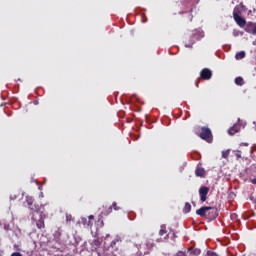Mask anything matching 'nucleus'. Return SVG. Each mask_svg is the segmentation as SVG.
Returning a JSON list of instances; mask_svg holds the SVG:
<instances>
[{
    "mask_svg": "<svg viewBox=\"0 0 256 256\" xmlns=\"http://www.w3.org/2000/svg\"><path fill=\"white\" fill-rule=\"evenodd\" d=\"M195 173H196V176H197V177H203V175H205V169H203V168H197L196 171H195Z\"/></svg>",
    "mask_w": 256,
    "mask_h": 256,
    "instance_id": "obj_13",
    "label": "nucleus"
},
{
    "mask_svg": "<svg viewBox=\"0 0 256 256\" xmlns=\"http://www.w3.org/2000/svg\"><path fill=\"white\" fill-rule=\"evenodd\" d=\"M160 237H163V235H167V226L161 225L159 230Z\"/></svg>",
    "mask_w": 256,
    "mask_h": 256,
    "instance_id": "obj_12",
    "label": "nucleus"
},
{
    "mask_svg": "<svg viewBox=\"0 0 256 256\" xmlns=\"http://www.w3.org/2000/svg\"><path fill=\"white\" fill-rule=\"evenodd\" d=\"M175 256H187V255H185V252H178Z\"/></svg>",
    "mask_w": 256,
    "mask_h": 256,
    "instance_id": "obj_26",
    "label": "nucleus"
},
{
    "mask_svg": "<svg viewBox=\"0 0 256 256\" xmlns=\"http://www.w3.org/2000/svg\"><path fill=\"white\" fill-rule=\"evenodd\" d=\"M240 146L249 147V143H241Z\"/></svg>",
    "mask_w": 256,
    "mask_h": 256,
    "instance_id": "obj_28",
    "label": "nucleus"
},
{
    "mask_svg": "<svg viewBox=\"0 0 256 256\" xmlns=\"http://www.w3.org/2000/svg\"><path fill=\"white\" fill-rule=\"evenodd\" d=\"M206 256H217V254H215V252H210V251H208V252L206 253Z\"/></svg>",
    "mask_w": 256,
    "mask_h": 256,
    "instance_id": "obj_22",
    "label": "nucleus"
},
{
    "mask_svg": "<svg viewBox=\"0 0 256 256\" xmlns=\"http://www.w3.org/2000/svg\"><path fill=\"white\" fill-rule=\"evenodd\" d=\"M33 197L31 196H27L26 197V202L28 203L29 207H31V205H33Z\"/></svg>",
    "mask_w": 256,
    "mask_h": 256,
    "instance_id": "obj_18",
    "label": "nucleus"
},
{
    "mask_svg": "<svg viewBox=\"0 0 256 256\" xmlns=\"http://www.w3.org/2000/svg\"><path fill=\"white\" fill-rule=\"evenodd\" d=\"M235 155H236V158H237V159H241V151L236 150V151H235Z\"/></svg>",
    "mask_w": 256,
    "mask_h": 256,
    "instance_id": "obj_21",
    "label": "nucleus"
},
{
    "mask_svg": "<svg viewBox=\"0 0 256 256\" xmlns=\"http://www.w3.org/2000/svg\"><path fill=\"white\" fill-rule=\"evenodd\" d=\"M253 185H256V178L252 179Z\"/></svg>",
    "mask_w": 256,
    "mask_h": 256,
    "instance_id": "obj_31",
    "label": "nucleus"
},
{
    "mask_svg": "<svg viewBox=\"0 0 256 256\" xmlns=\"http://www.w3.org/2000/svg\"><path fill=\"white\" fill-rule=\"evenodd\" d=\"M240 32L238 30L233 31L234 37H239Z\"/></svg>",
    "mask_w": 256,
    "mask_h": 256,
    "instance_id": "obj_23",
    "label": "nucleus"
},
{
    "mask_svg": "<svg viewBox=\"0 0 256 256\" xmlns=\"http://www.w3.org/2000/svg\"><path fill=\"white\" fill-rule=\"evenodd\" d=\"M192 253L194 254V255H196V256H198V255H201V249H194L193 251H192Z\"/></svg>",
    "mask_w": 256,
    "mask_h": 256,
    "instance_id": "obj_19",
    "label": "nucleus"
},
{
    "mask_svg": "<svg viewBox=\"0 0 256 256\" xmlns=\"http://www.w3.org/2000/svg\"><path fill=\"white\" fill-rule=\"evenodd\" d=\"M235 83L241 87V86L245 85V80H243V77H237L235 79Z\"/></svg>",
    "mask_w": 256,
    "mask_h": 256,
    "instance_id": "obj_15",
    "label": "nucleus"
},
{
    "mask_svg": "<svg viewBox=\"0 0 256 256\" xmlns=\"http://www.w3.org/2000/svg\"><path fill=\"white\" fill-rule=\"evenodd\" d=\"M199 137L208 143L213 141V135L211 134V130L209 128H202V132L199 134Z\"/></svg>",
    "mask_w": 256,
    "mask_h": 256,
    "instance_id": "obj_4",
    "label": "nucleus"
},
{
    "mask_svg": "<svg viewBox=\"0 0 256 256\" xmlns=\"http://www.w3.org/2000/svg\"><path fill=\"white\" fill-rule=\"evenodd\" d=\"M233 11H237V13L242 14L247 11V7L243 3H240L239 5L235 6Z\"/></svg>",
    "mask_w": 256,
    "mask_h": 256,
    "instance_id": "obj_9",
    "label": "nucleus"
},
{
    "mask_svg": "<svg viewBox=\"0 0 256 256\" xmlns=\"http://www.w3.org/2000/svg\"><path fill=\"white\" fill-rule=\"evenodd\" d=\"M78 223H82V225H84V227H93V221L88 220L85 217H82L81 221H79Z\"/></svg>",
    "mask_w": 256,
    "mask_h": 256,
    "instance_id": "obj_11",
    "label": "nucleus"
},
{
    "mask_svg": "<svg viewBox=\"0 0 256 256\" xmlns=\"http://www.w3.org/2000/svg\"><path fill=\"white\" fill-rule=\"evenodd\" d=\"M211 70L207 69V68H204L201 72H200V77L202 79H205V80H209L211 79Z\"/></svg>",
    "mask_w": 256,
    "mask_h": 256,
    "instance_id": "obj_7",
    "label": "nucleus"
},
{
    "mask_svg": "<svg viewBox=\"0 0 256 256\" xmlns=\"http://www.w3.org/2000/svg\"><path fill=\"white\" fill-rule=\"evenodd\" d=\"M244 57H245V51L237 52L235 55V59H237V61L244 59Z\"/></svg>",
    "mask_w": 256,
    "mask_h": 256,
    "instance_id": "obj_14",
    "label": "nucleus"
},
{
    "mask_svg": "<svg viewBox=\"0 0 256 256\" xmlns=\"http://www.w3.org/2000/svg\"><path fill=\"white\" fill-rule=\"evenodd\" d=\"M209 194V187L203 186L199 189L200 201L205 203L207 201V195Z\"/></svg>",
    "mask_w": 256,
    "mask_h": 256,
    "instance_id": "obj_5",
    "label": "nucleus"
},
{
    "mask_svg": "<svg viewBox=\"0 0 256 256\" xmlns=\"http://www.w3.org/2000/svg\"><path fill=\"white\" fill-rule=\"evenodd\" d=\"M112 207L115 211H119V206H117V202H113Z\"/></svg>",
    "mask_w": 256,
    "mask_h": 256,
    "instance_id": "obj_20",
    "label": "nucleus"
},
{
    "mask_svg": "<svg viewBox=\"0 0 256 256\" xmlns=\"http://www.w3.org/2000/svg\"><path fill=\"white\" fill-rule=\"evenodd\" d=\"M246 33H252V35H256V24L253 22H249L245 28Z\"/></svg>",
    "mask_w": 256,
    "mask_h": 256,
    "instance_id": "obj_6",
    "label": "nucleus"
},
{
    "mask_svg": "<svg viewBox=\"0 0 256 256\" xmlns=\"http://www.w3.org/2000/svg\"><path fill=\"white\" fill-rule=\"evenodd\" d=\"M66 221H71V215L66 216Z\"/></svg>",
    "mask_w": 256,
    "mask_h": 256,
    "instance_id": "obj_30",
    "label": "nucleus"
},
{
    "mask_svg": "<svg viewBox=\"0 0 256 256\" xmlns=\"http://www.w3.org/2000/svg\"><path fill=\"white\" fill-rule=\"evenodd\" d=\"M208 211H212V213H214V218L217 217V209L209 206H204L196 210V214H198L200 217H207Z\"/></svg>",
    "mask_w": 256,
    "mask_h": 256,
    "instance_id": "obj_2",
    "label": "nucleus"
},
{
    "mask_svg": "<svg viewBox=\"0 0 256 256\" xmlns=\"http://www.w3.org/2000/svg\"><path fill=\"white\" fill-rule=\"evenodd\" d=\"M40 197H43V192L40 193Z\"/></svg>",
    "mask_w": 256,
    "mask_h": 256,
    "instance_id": "obj_32",
    "label": "nucleus"
},
{
    "mask_svg": "<svg viewBox=\"0 0 256 256\" xmlns=\"http://www.w3.org/2000/svg\"><path fill=\"white\" fill-rule=\"evenodd\" d=\"M111 211H113V207H109L107 215H109V213H111Z\"/></svg>",
    "mask_w": 256,
    "mask_h": 256,
    "instance_id": "obj_29",
    "label": "nucleus"
},
{
    "mask_svg": "<svg viewBox=\"0 0 256 256\" xmlns=\"http://www.w3.org/2000/svg\"><path fill=\"white\" fill-rule=\"evenodd\" d=\"M230 153H231L230 149L222 151V158L223 159H228Z\"/></svg>",
    "mask_w": 256,
    "mask_h": 256,
    "instance_id": "obj_16",
    "label": "nucleus"
},
{
    "mask_svg": "<svg viewBox=\"0 0 256 256\" xmlns=\"http://www.w3.org/2000/svg\"><path fill=\"white\" fill-rule=\"evenodd\" d=\"M11 256H23L20 252H14L11 254Z\"/></svg>",
    "mask_w": 256,
    "mask_h": 256,
    "instance_id": "obj_24",
    "label": "nucleus"
},
{
    "mask_svg": "<svg viewBox=\"0 0 256 256\" xmlns=\"http://www.w3.org/2000/svg\"><path fill=\"white\" fill-rule=\"evenodd\" d=\"M193 43H195V40H193L191 44H185V47L191 48L193 47Z\"/></svg>",
    "mask_w": 256,
    "mask_h": 256,
    "instance_id": "obj_25",
    "label": "nucleus"
},
{
    "mask_svg": "<svg viewBox=\"0 0 256 256\" xmlns=\"http://www.w3.org/2000/svg\"><path fill=\"white\" fill-rule=\"evenodd\" d=\"M233 19L238 27L243 28L245 27V25H247V21L245 20V18L241 17V14L237 12V10L233 11Z\"/></svg>",
    "mask_w": 256,
    "mask_h": 256,
    "instance_id": "obj_3",
    "label": "nucleus"
},
{
    "mask_svg": "<svg viewBox=\"0 0 256 256\" xmlns=\"http://www.w3.org/2000/svg\"><path fill=\"white\" fill-rule=\"evenodd\" d=\"M205 37V34L201 30H196L195 33L192 36V39H195L196 41H199V39H203Z\"/></svg>",
    "mask_w": 256,
    "mask_h": 256,
    "instance_id": "obj_10",
    "label": "nucleus"
},
{
    "mask_svg": "<svg viewBox=\"0 0 256 256\" xmlns=\"http://www.w3.org/2000/svg\"><path fill=\"white\" fill-rule=\"evenodd\" d=\"M32 211H34L33 215H32V219L34 221H36V226L38 227V229H44L45 228V214H43V212H41V208H39V206H34V208H32Z\"/></svg>",
    "mask_w": 256,
    "mask_h": 256,
    "instance_id": "obj_1",
    "label": "nucleus"
},
{
    "mask_svg": "<svg viewBox=\"0 0 256 256\" xmlns=\"http://www.w3.org/2000/svg\"><path fill=\"white\" fill-rule=\"evenodd\" d=\"M95 219V216H93V215H90L89 217H88V221H93Z\"/></svg>",
    "mask_w": 256,
    "mask_h": 256,
    "instance_id": "obj_27",
    "label": "nucleus"
},
{
    "mask_svg": "<svg viewBox=\"0 0 256 256\" xmlns=\"http://www.w3.org/2000/svg\"><path fill=\"white\" fill-rule=\"evenodd\" d=\"M190 211H191V204H189V202H186L184 206V213H189Z\"/></svg>",
    "mask_w": 256,
    "mask_h": 256,
    "instance_id": "obj_17",
    "label": "nucleus"
},
{
    "mask_svg": "<svg viewBox=\"0 0 256 256\" xmlns=\"http://www.w3.org/2000/svg\"><path fill=\"white\" fill-rule=\"evenodd\" d=\"M241 131V124H235L228 130L230 135H235V133H239Z\"/></svg>",
    "mask_w": 256,
    "mask_h": 256,
    "instance_id": "obj_8",
    "label": "nucleus"
}]
</instances>
